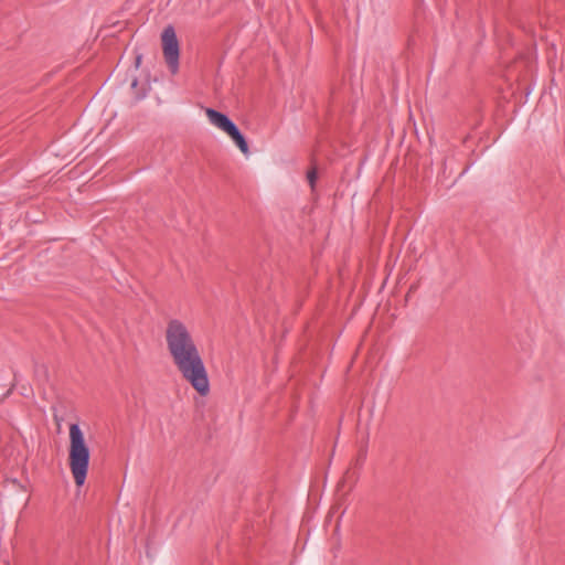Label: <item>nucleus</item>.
<instances>
[{
    "instance_id": "6",
    "label": "nucleus",
    "mask_w": 565,
    "mask_h": 565,
    "mask_svg": "<svg viewBox=\"0 0 565 565\" xmlns=\"http://www.w3.org/2000/svg\"><path fill=\"white\" fill-rule=\"evenodd\" d=\"M140 62H141V56H137V58H136V66L137 67L140 65Z\"/></svg>"
},
{
    "instance_id": "7",
    "label": "nucleus",
    "mask_w": 565,
    "mask_h": 565,
    "mask_svg": "<svg viewBox=\"0 0 565 565\" xmlns=\"http://www.w3.org/2000/svg\"><path fill=\"white\" fill-rule=\"evenodd\" d=\"M136 85H137V81L135 79V81L132 82L131 86H132V87H136Z\"/></svg>"
},
{
    "instance_id": "4",
    "label": "nucleus",
    "mask_w": 565,
    "mask_h": 565,
    "mask_svg": "<svg viewBox=\"0 0 565 565\" xmlns=\"http://www.w3.org/2000/svg\"><path fill=\"white\" fill-rule=\"evenodd\" d=\"M161 42L164 61L171 73L177 74L179 70L180 47L175 31L171 25L163 29Z\"/></svg>"
},
{
    "instance_id": "1",
    "label": "nucleus",
    "mask_w": 565,
    "mask_h": 565,
    "mask_svg": "<svg viewBox=\"0 0 565 565\" xmlns=\"http://www.w3.org/2000/svg\"><path fill=\"white\" fill-rule=\"evenodd\" d=\"M164 340L178 372L201 396H206L210 393L207 371L188 326L180 319H170L166 326Z\"/></svg>"
},
{
    "instance_id": "3",
    "label": "nucleus",
    "mask_w": 565,
    "mask_h": 565,
    "mask_svg": "<svg viewBox=\"0 0 565 565\" xmlns=\"http://www.w3.org/2000/svg\"><path fill=\"white\" fill-rule=\"evenodd\" d=\"M205 115L211 125L225 132L237 146L244 156L249 154V148L244 136L241 134L236 125L224 114L212 108L205 109Z\"/></svg>"
},
{
    "instance_id": "2",
    "label": "nucleus",
    "mask_w": 565,
    "mask_h": 565,
    "mask_svg": "<svg viewBox=\"0 0 565 565\" xmlns=\"http://www.w3.org/2000/svg\"><path fill=\"white\" fill-rule=\"evenodd\" d=\"M90 451L85 435L77 424L70 426L68 466L75 484L82 487L88 472Z\"/></svg>"
},
{
    "instance_id": "5",
    "label": "nucleus",
    "mask_w": 565,
    "mask_h": 565,
    "mask_svg": "<svg viewBox=\"0 0 565 565\" xmlns=\"http://www.w3.org/2000/svg\"><path fill=\"white\" fill-rule=\"evenodd\" d=\"M318 179V173H317V170L313 168L311 169L310 171H308L307 173V180L310 184V188L313 190L315 189V184H316V181Z\"/></svg>"
}]
</instances>
